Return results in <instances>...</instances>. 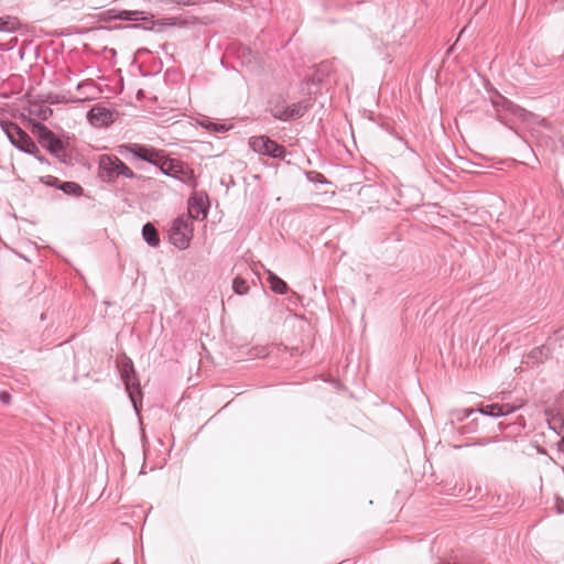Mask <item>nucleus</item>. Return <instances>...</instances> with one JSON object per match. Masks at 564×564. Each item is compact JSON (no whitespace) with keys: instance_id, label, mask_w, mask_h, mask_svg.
Wrapping results in <instances>:
<instances>
[{"instance_id":"nucleus-1","label":"nucleus","mask_w":564,"mask_h":564,"mask_svg":"<svg viewBox=\"0 0 564 564\" xmlns=\"http://www.w3.org/2000/svg\"><path fill=\"white\" fill-rule=\"evenodd\" d=\"M118 151L121 155L129 153L137 159L159 167L160 171L169 177L194 186V171L183 161L166 156L163 150L139 143H128L120 145Z\"/></svg>"},{"instance_id":"nucleus-2","label":"nucleus","mask_w":564,"mask_h":564,"mask_svg":"<svg viewBox=\"0 0 564 564\" xmlns=\"http://www.w3.org/2000/svg\"><path fill=\"white\" fill-rule=\"evenodd\" d=\"M2 131L8 137L9 141L13 147L24 153L32 154L41 163L45 161L44 156L41 155L39 148L32 140V138L22 130L15 122L12 121H0Z\"/></svg>"},{"instance_id":"nucleus-3","label":"nucleus","mask_w":564,"mask_h":564,"mask_svg":"<svg viewBox=\"0 0 564 564\" xmlns=\"http://www.w3.org/2000/svg\"><path fill=\"white\" fill-rule=\"evenodd\" d=\"M119 176L134 178V172L123 163L119 158L109 154H102L99 159V177L102 182L112 183Z\"/></svg>"},{"instance_id":"nucleus-4","label":"nucleus","mask_w":564,"mask_h":564,"mask_svg":"<svg viewBox=\"0 0 564 564\" xmlns=\"http://www.w3.org/2000/svg\"><path fill=\"white\" fill-rule=\"evenodd\" d=\"M193 232V220L191 216L177 217L170 229V240L178 248L184 250L189 246Z\"/></svg>"},{"instance_id":"nucleus-5","label":"nucleus","mask_w":564,"mask_h":564,"mask_svg":"<svg viewBox=\"0 0 564 564\" xmlns=\"http://www.w3.org/2000/svg\"><path fill=\"white\" fill-rule=\"evenodd\" d=\"M491 105L497 111V120L500 122H503L500 112L511 115L523 122H529L535 117L532 112L516 105L499 93H495V95L491 97Z\"/></svg>"},{"instance_id":"nucleus-6","label":"nucleus","mask_w":564,"mask_h":564,"mask_svg":"<svg viewBox=\"0 0 564 564\" xmlns=\"http://www.w3.org/2000/svg\"><path fill=\"white\" fill-rule=\"evenodd\" d=\"M249 147L256 153L267 155L272 159L284 160L286 156V149L267 135L251 137L249 139Z\"/></svg>"},{"instance_id":"nucleus-7","label":"nucleus","mask_w":564,"mask_h":564,"mask_svg":"<svg viewBox=\"0 0 564 564\" xmlns=\"http://www.w3.org/2000/svg\"><path fill=\"white\" fill-rule=\"evenodd\" d=\"M121 376L133 408L139 412V403L141 402L142 393L131 360L124 365Z\"/></svg>"},{"instance_id":"nucleus-8","label":"nucleus","mask_w":564,"mask_h":564,"mask_svg":"<svg viewBox=\"0 0 564 564\" xmlns=\"http://www.w3.org/2000/svg\"><path fill=\"white\" fill-rule=\"evenodd\" d=\"M36 129L39 142L42 147L57 158L64 154V143L52 130L41 123L36 126Z\"/></svg>"},{"instance_id":"nucleus-9","label":"nucleus","mask_w":564,"mask_h":564,"mask_svg":"<svg viewBox=\"0 0 564 564\" xmlns=\"http://www.w3.org/2000/svg\"><path fill=\"white\" fill-rule=\"evenodd\" d=\"M115 112L104 106H95L87 112V120L95 127H108L115 121Z\"/></svg>"},{"instance_id":"nucleus-10","label":"nucleus","mask_w":564,"mask_h":564,"mask_svg":"<svg viewBox=\"0 0 564 564\" xmlns=\"http://www.w3.org/2000/svg\"><path fill=\"white\" fill-rule=\"evenodd\" d=\"M517 406L510 403H492L481 406L478 411L487 416L500 417L513 413Z\"/></svg>"},{"instance_id":"nucleus-11","label":"nucleus","mask_w":564,"mask_h":564,"mask_svg":"<svg viewBox=\"0 0 564 564\" xmlns=\"http://www.w3.org/2000/svg\"><path fill=\"white\" fill-rule=\"evenodd\" d=\"M549 427L554 431L557 435H561L564 431V417L561 413L555 412L553 409L545 411Z\"/></svg>"},{"instance_id":"nucleus-12","label":"nucleus","mask_w":564,"mask_h":564,"mask_svg":"<svg viewBox=\"0 0 564 564\" xmlns=\"http://www.w3.org/2000/svg\"><path fill=\"white\" fill-rule=\"evenodd\" d=\"M550 349L544 345L533 348L528 355L525 362L528 365H538L549 358Z\"/></svg>"},{"instance_id":"nucleus-13","label":"nucleus","mask_w":564,"mask_h":564,"mask_svg":"<svg viewBox=\"0 0 564 564\" xmlns=\"http://www.w3.org/2000/svg\"><path fill=\"white\" fill-rule=\"evenodd\" d=\"M310 105L305 101L295 102L292 105H288V108L285 110V121L293 120L296 118H301L305 115Z\"/></svg>"},{"instance_id":"nucleus-14","label":"nucleus","mask_w":564,"mask_h":564,"mask_svg":"<svg viewBox=\"0 0 564 564\" xmlns=\"http://www.w3.org/2000/svg\"><path fill=\"white\" fill-rule=\"evenodd\" d=\"M142 237L144 241L151 247H158L160 245L159 232L151 223H147L142 227Z\"/></svg>"},{"instance_id":"nucleus-15","label":"nucleus","mask_w":564,"mask_h":564,"mask_svg":"<svg viewBox=\"0 0 564 564\" xmlns=\"http://www.w3.org/2000/svg\"><path fill=\"white\" fill-rule=\"evenodd\" d=\"M268 281L272 292L276 294H285L288 292V284L271 271H268Z\"/></svg>"},{"instance_id":"nucleus-16","label":"nucleus","mask_w":564,"mask_h":564,"mask_svg":"<svg viewBox=\"0 0 564 564\" xmlns=\"http://www.w3.org/2000/svg\"><path fill=\"white\" fill-rule=\"evenodd\" d=\"M110 18L118 19L122 21H138L143 14L141 11H128V10H120L115 13L113 10L109 11Z\"/></svg>"},{"instance_id":"nucleus-17","label":"nucleus","mask_w":564,"mask_h":564,"mask_svg":"<svg viewBox=\"0 0 564 564\" xmlns=\"http://www.w3.org/2000/svg\"><path fill=\"white\" fill-rule=\"evenodd\" d=\"M57 187L67 195L80 196L83 194V187L75 182H62Z\"/></svg>"},{"instance_id":"nucleus-18","label":"nucleus","mask_w":564,"mask_h":564,"mask_svg":"<svg viewBox=\"0 0 564 564\" xmlns=\"http://www.w3.org/2000/svg\"><path fill=\"white\" fill-rule=\"evenodd\" d=\"M288 108V105H285L284 101L281 102H271L270 104V113L278 120L285 121V110Z\"/></svg>"},{"instance_id":"nucleus-19","label":"nucleus","mask_w":564,"mask_h":564,"mask_svg":"<svg viewBox=\"0 0 564 564\" xmlns=\"http://www.w3.org/2000/svg\"><path fill=\"white\" fill-rule=\"evenodd\" d=\"M232 289L236 294L245 295L249 291V285L245 279L237 276L232 281Z\"/></svg>"},{"instance_id":"nucleus-20","label":"nucleus","mask_w":564,"mask_h":564,"mask_svg":"<svg viewBox=\"0 0 564 564\" xmlns=\"http://www.w3.org/2000/svg\"><path fill=\"white\" fill-rule=\"evenodd\" d=\"M15 25V21L4 20L0 18V30H13Z\"/></svg>"},{"instance_id":"nucleus-21","label":"nucleus","mask_w":564,"mask_h":564,"mask_svg":"<svg viewBox=\"0 0 564 564\" xmlns=\"http://www.w3.org/2000/svg\"><path fill=\"white\" fill-rule=\"evenodd\" d=\"M206 128L216 132H224L228 130L225 124L215 122H210L208 126H206Z\"/></svg>"},{"instance_id":"nucleus-22","label":"nucleus","mask_w":564,"mask_h":564,"mask_svg":"<svg viewBox=\"0 0 564 564\" xmlns=\"http://www.w3.org/2000/svg\"><path fill=\"white\" fill-rule=\"evenodd\" d=\"M473 412H475V410H474V409H469V410H468V409H466V410L458 411V412L456 413V419H457V420H459V421H462V420H464V419L468 417Z\"/></svg>"},{"instance_id":"nucleus-23","label":"nucleus","mask_w":564,"mask_h":564,"mask_svg":"<svg viewBox=\"0 0 564 564\" xmlns=\"http://www.w3.org/2000/svg\"><path fill=\"white\" fill-rule=\"evenodd\" d=\"M492 440H488V438H479L477 440L475 443L473 444H466V446H485V445H488L489 443H491Z\"/></svg>"},{"instance_id":"nucleus-24","label":"nucleus","mask_w":564,"mask_h":564,"mask_svg":"<svg viewBox=\"0 0 564 564\" xmlns=\"http://www.w3.org/2000/svg\"><path fill=\"white\" fill-rule=\"evenodd\" d=\"M10 400H11V395L9 392H7V391L0 392V401L2 403L8 404V403H10Z\"/></svg>"},{"instance_id":"nucleus-25","label":"nucleus","mask_w":564,"mask_h":564,"mask_svg":"<svg viewBox=\"0 0 564 564\" xmlns=\"http://www.w3.org/2000/svg\"><path fill=\"white\" fill-rule=\"evenodd\" d=\"M173 2H175L177 4H184V6L191 4L189 0H173Z\"/></svg>"},{"instance_id":"nucleus-26","label":"nucleus","mask_w":564,"mask_h":564,"mask_svg":"<svg viewBox=\"0 0 564 564\" xmlns=\"http://www.w3.org/2000/svg\"><path fill=\"white\" fill-rule=\"evenodd\" d=\"M558 449L564 453V437L558 442Z\"/></svg>"}]
</instances>
